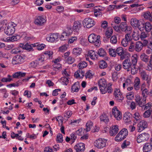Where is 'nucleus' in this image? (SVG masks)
Masks as SVG:
<instances>
[{
  "instance_id": "obj_1",
  "label": "nucleus",
  "mask_w": 152,
  "mask_h": 152,
  "mask_svg": "<svg viewBox=\"0 0 152 152\" xmlns=\"http://www.w3.org/2000/svg\"><path fill=\"white\" fill-rule=\"evenodd\" d=\"M99 86L101 92L102 94H105L107 92L109 93H111L113 92L112 84L107 86L106 82L104 79H101L99 80Z\"/></svg>"
},
{
  "instance_id": "obj_2",
  "label": "nucleus",
  "mask_w": 152,
  "mask_h": 152,
  "mask_svg": "<svg viewBox=\"0 0 152 152\" xmlns=\"http://www.w3.org/2000/svg\"><path fill=\"white\" fill-rule=\"evenodd\" d=\"M130 23L132 26L137 27L140 31L144 29V23L140 21L135 18H132L130 20Z\"/></svg>"
},
{
  "instance_id": "obj_3",
  "label": "nucleus",
  "mask_w": 152,
  "mask_h": 152,
  "mask_svg": "<svg viewBox=\"0 0 152 152\" xmlns=\"http://www.w3.org/2000/svg\"><path fill=\"white\" fill-rule=\"evenodd\" d=\"M100 37L97 36L94 34H91L89 35L88 37V40L91 43L94 44L96 46H99L100 44Z\"/></svg>"
},
{
  "instance_id": "obj_4",
  "label": "nucleus",
  "mask_w": 152,
  "mask_h": 152,
  "mask_svg": "<svg viewBox=\"0 0 152 152\" xmlns=\"http://www.w3.org/2000/svg\"><path fill=\"white\" fill-rule=\"evenodd\" d=\"M128 135V131L126 129H122L117 135L115 140L118 142L121 141L125 138Z\"/></svg>"
},
{
  "instance_id": "obj_5",
  "label": "nucleus",
  "mask_w": 152,
  "mask_h": 152,
  "mask_svg": "<svg viewBox=\"0 0 152 152\" xmlns=\"http://www.w3.org/2000/svg\"><path fill=\"white\" fill-rule=\"evenodd\" d=\"M106 142L107 140L105 139L99 138L95 141L94 145L97 148L101 149L106 146Z\"/></svg>"
},
{
  "instance_id": "obj_6",
  "label": "nucleus",
  "mask_w": 152,
  "mask_h": 152,
  "mask_svg": "<svg viewBox=\"0 0 152 152\" xmlns=\"http://www.w3.org/2000/svg\"><path fill=\"white\" fill-rule=\"evenodd\" d=\"M135 99L137 104L140 107L143 106L146 103V97L141 96L139 95H136Z\"/></svg>"
},
{
  "instance_id": "obj_7",
  "label": "nucleus",
  "mask_w": 152,
  "mask_h": 152,
  "mask_svg": "<svg viewBox=\"0 0 152 152\" xmlns=\"http://www.w3.org/2000/svg\"><path fill=\"white\" fill-rule=\"evenodd\" d=\"M83 23L84 26H86L88 28H90L95 25V22L91 18H87L83 20Z\"/></svg>"
},
{
  "instance_id": "obj_8",
  "label": "nucleus",
  "mask_w": 152,
  "mask_h": 152,
  "mask_svg": "<svg viewBox=\"0 0 152 152\" xmlns=\"http://www.w3.org/2000/svg\"><path fill=\"white\" fill-rule=\"evenodd\" d=\"M149 135L147 133H142L139 135L137 137V143H140L142 142H145L148 139Z\"/></svg>"
},
{
  "instance_id": "obj_9",
  "label": "nucleus",
  "mask_w": 152,
  "mask_h": 152,
  "mask_svg": "<svg viewBox=\"0 0 152 152\" xmlns=\"http://www.w3.org/2000/svg\"><path fill=\"white\" fill-rule=\"evenodd\" d=\"M72 30L70 28H67L61 34L60 39L61 40H65L67 39L69 36L72 33Z\"/></svg>"
},
{
  "instance_id": "obj_10",
  "label": "nucleus",
  "mask_w": 152,
  "mask_h": 152,
  "mask_svg": "<svg viewBox=\"0 0 152 152\" xmlns=\"http://www.w3.org/2000/svg\"><path fill=\"white\" fill-rule=\"evenodd\" d=\"M24 59L23 56L17 55L13 58L12 62L13 64H20L24 62Z\"/></svg>"
},
{
  "instance_id": "obj_11",
  "label": "nucleus",
  "mask_w": 152,
  "mask_h": 152,
  "mask_svg": "<svg viewBox=\"0 0 152 152\" xmlns=\"http://www.w3.org/2000/svg\"><path fill=\"white\" fill-rule=\"evenodd\" d=\"M46 19L44 16H38L35 20L34 22L35 24L39 26H42L46 22Z\"/></svg>"
},
{
  "instance_id": "obj_12",
  "label": "nucleus",
  "mask_w": 152,
  "mask_h": 152,
  "mask_svg": "<svg viewBox=\"0 0 152 152\" xmlns=\"http://www.w3.org/2000/svg\"><path fill=\"white\" fill-rule=\"evenodd\" d=\"M116 53L120 56V59L122 60L124 59L126 56V52L122 47H119L116 50Z\"/></svg>"
},
{
  "instance_id": "obj_13",
  "label": "nucleus",
  "mask_w": 152,
  "mask_h": 152,
  "mask_svg": "<svg viewBox=\"0 0 152 152\" xmlns=\"http://www.w3.org/2000/svg\"><path fill=\"white\" fill-rule=\"evenodd\" d=\"M140 74L142 79L143 80H146L147 83L149 85L151 83V79L148 74L143 71L140 72Z\"/></svg>"
},
{
  "instance_id": "obj_14",
  "label": "nucleus",
  "mask_w": 152,
  "mask_h": 152,
  "mask_svg": "<svg viewBox=\"0 0 152 152\" xmlns=\"http://www.w3.org/2000/svg\"><path fill=\"white\" fill-rule=\"evenodd\" d=\"M4 29V33L7 35H11L15 31V28L11 24H9L8 26Z\"/></svg>"
},
{
  "instance_id": "obj_15",
  "label": "nucleus",
  "mask_w": 152,
  "mask_h": 152,
  "mask_svg": "<svg viewBox=\"0 0 152 152\" xmlns=\"http://www.w3.org/2000/svg\"><path fill=\"white\" fill-rule=\"evenodd\" d=\"M147 124L146 121H142L137 124V129L139 132H140L147 128Z\"/></svg>"
},
{
  "instance_id": "obj_16",
  "label": "nucleus",
  "mask_w": 152,
  "mask_h": 152,
  "mask_svg": "<svg viewBox=\"0 0 152 152\" xmlns=\"http://www.w3.org/2000/svg\"><path fill=\"white\" fill-rule=\"evenodd\" d=\"M120 28L122 31H124L126 33H128V31H130L132 29V28L130 26H128L126 23L122 22L120 24Z\"/></svg>"
},
{
  "instance_id": "obj_17",
  "label": "nucleus",
  "mask_w": 152,
  "mask_h": 152,
  "mask_svg": "<svg viewBox=\"0 0 152 152\" xmlns=\"http://www.w3.org/2000/svg\"><path fill=\"white\" fill-rule=\"evenodd\" d=\"M132 65L131 62L129 58L125 59L123 63V67L124 69H128L130 68Z\"/></svg>"
},
{
  "instance_id": "obj_18",
  "label": "nucleus",
  "mask_w": 152,
  "mask_h": 152,
  "mask_svg": "<svg viewBox=\"0 0 152 152\" xmlns=\"http://www.w3.org/2000/svg\"><path fill=\"white\" fill-rule=\"evenodd\" d=\"M114 95L116 99L119 102L122 101L123 99V96L119 90L116 89L115 90Z\"/></svg>"
},
{
  "instance_id": "obj_19",
  "label": "nucleus",
  "mask_w": 152,
  "mask_h": 152,
  "mask_svg": "<svg viewBox=\"0 0 152 152\" xmlns=\"http://www.w3.org/2000/svg\"><path fill=\"white\" fill-rule=\"evenodd\" d=\"M74 148L77 152H83L85 149L84 144L82 143H79L74 146Z\"/></svg>"
},
{
  "instance_id": "obj_20",
  "label": "nucleus",
  "mask_w": 152,
  "mask_h": 152,
  "mask_svg": "<svg viewBox=\"0 0 152 152\" xmlns=\"http://www.w3.org/2000/svg\"><path fill=\"white\" fill-rule=\"evenodd\" d=\"M20 38V36L16 34L11 37H7L5 40L7 42H14L19 40Z\"/></svg>"
},
{
  "instance_id": "obj_21",
  "label": "nucleus",
  "mask_w": 152,
  "mask_h": 152,
  "mask_svg": "<svg viewBox=\"0 0 152 152\" xmlns=\"http://www.w3.org/2000/svg\"><path fill=\"white\" fill-rule=\"evenodd\" d=\"M58 37V34H50L49 37H47V40L50 42H53L55 40L57 39Z\"/></svg>"
},
{
  "instance_id": "obj_22",
  "label": "nucleus",
  "mask_w": 152,
  "mask_h": 152,
  "mask_svg": "<svg viewBox=\"0 0 152 152\" xmlns=\"http://www.w3.org/2000/svg\"><path fill=\"white\" fill-rule=\"evenodd\" d=\"M81 26V23L78 21L74 22L72 29L74 31L78 32Z\"/></svg>"
},
{
  "instance_id": "obj_23",
  "label": "nucleus",
  "mask_w": 152,
  "mask_h": 152,
  "mask_svg": "<svg viewBox=\"0 0 152 152\" xmlns=\"http://www.w3.org/2000/svg\"><path fill=\"white\" fill-rule=\"evenodd\" d=\"M118 126H113L110 131V134L111 136H115L118 131Z\"/></svg>"
},
{
  "instance_id": "obj_24",
  "label": "nucleus",
  "mask_w": 152,
  "mask_h": 152,
  "mask_svg": "<svg viewBox=\"0 0 152 152\" xmlns=\"http://www.w3.org/2000/svg\"><path fill=\"white\" fill-rule=\"evenodd\" d=\"M26 75V73L21 72H15L12 75V77L14 78H20L24 77Z\"/></svg>"
},
{
  "instance_id": "obj_25",
  "label": "nucleus",
  "mask_w": 152,
  "mask_h": 152,
  "mask_svg": "<svg viewBox=\"0 0 152 152\" xmlns=\"http://www.w3.org/2000/svg\"><path fill=\"white\" fill-rule=\"evenodd\" d=\"M97 53H96L94 50H91L88 52V55L92 60H96L98 56Z\"/></svg>"
},
{
  "instance_id": "obj_26",
  "label": "nucleus",
  "mask_w": 152,
  "mask_h": 152,
  "mask_svg": "<svg viewBox=\"0 0 152 152\" xmlns=\"http://www.w3.org/2000/svg\"><path fill=\"white\" fill-rule=\"evenodd\" d=\"M143 45L142 43L140 41H137L135 43V50L137 52H140L142 49Z\"/></svg>"
},
{
  "instance_id": "obj_27",
  "label": "nucleus",
  "mask_w": 152,
  "mask_h": 152,
  "mask_svg": "<svg viewBox=\"0 0 152 152\" xmlns=\"http://www.w3.org/2000/svg\"><path fill=\"white\" fill-rule=\"evenodd\" d=\"M85 73L84 72L82 71V69H80L75 72L74 74L75 77L77 78L78 77H79L80 78H83L84 75Z\"/></svg>"
},
{
  "instance_id": "obj_28",
  "label": "nucleus",
  "mask_w": 152,
  "mask_h": 152,
  "mask_svg": "<svg viewBox=\"0 0 152 152\" xmlns=\"http://www.w3.org/2000/svg\"><path fill=\"white\" fill-rule=\"evenodd\" d=\"M152 149V145L149 143H146L143 148V151L144 152H148Z\"/></svg>"
},
{
  "instance_id": "obj_29",
  "label": "nucleus",
  "mask_w": 152,
  "mask_h": 152,
  "mask_svg": "<svg viewBox=\"0 0 152 152\" xmlns=\"http://www.w3.org/2000/svg\"><path fill=\"white\" fill-rule=\"evenodd\" d=\"M79 83L78 82L75 83L72 87L71 91L72 92H78L79 91Z\"/></svg>"
},
{
  "instance_id": "obj_30",
  "label": "nucleus",
  "mask_w": 152,
  "mask_h": 152,
  "mask_svg": "<svg viewBox=\"0 0 152 152\" xmlns=\"http://www.w3.org/2000/svg\"><path fill=\"white\" fill-rule=\"evenodd\" d=\"M140 58L142 61L145 63H147L149 61L148 56L144 53L141 55Z\"/></svg>"
},
{
  "instance_id": "obj_31",
  "label": "nucleus",
  "mask_w": 152,
  "mask_h": 152,
  "mask_svg": "<svg viewBox=\"0 0 152 152\" xmlns=\"http://www.w3.org/2000/svg\"><path fill=\"white\" fill-rule=\"evenodd\" d=\"M100 119L101 121L105 123H107L109 121V119L106 115H102L100 116Z\"/></svg>"
},
{
  "instance_id": "obj_32",
  "label": "nucleus",
  "mask_w": 152,
  "mask_h": 152,
  "mask_svg": "<svg viewBox=\"0 0 152 152\" xmlns=\"http://www.w3.org/2000/svg\"><path fill=\"white\" fill-rule=\"evenodd\" d=\"M113 32V30L111 27L108 28L105 32V36L108 38H110Z\"/></svg>"
},
{
  "instance_id": "obj_33",
  "label": "nucleus",
  "mask_w": 152,
  "mask_h": 152,
  "mask_svg": "<svg viewBox=\"0 0 152 152\" xmlns=\"http://www.w3.org/2000/svg\"><path fill=\"white\" fill-rule=\"evenodd\" d=\"M82 49L81 48H76L73 50L72 53L75 55H79L81 53Z\"/></svg>"
},
{
  "instance_id": "obj_34",
  "label": "nucleus",
  "mask_w": 152,
  "mask_h": 152,
  "mask_svg": "<svg viewBox=\"0 0 152 152\" xmlns=\"http://www.w3.org/2000/svg\"><path fill=\"white\" fill-rule=\"evenodd\" d=\"M132 118V115H124L123 117V119L126 123L130 122Z\"/></svg>"
},
{
  "instance_id": "obj_35",
  "label": "nucleus",
  "mask_w": 152,
  "mask_h": 152,
  "mask_svg": "<svg viewBox=\"0 0 152 152\" xmlns=\"http://www.w3.org/2000/svg\"><path fill=\"white\" fill-rule=\"evenodd\" d=\"M93 123L90 121L87 122L86 124V132L90 131L91 128L93 126Z\"/></svg>"
},
{
  "instance_id": "obj_36",
  "label": "nucleus",
  "mask_w": 152,
  "mask_h": 152,
  "mask_svg": "<svg viewBox=\"0 0 152 152\" xmlns=\"http://www.w3.org/2000/svg\"><path fill=\"white\" fill-rule=\"evenodd\" d=\"M144 26L146 31L148 32H149L152 28V25L148 22H147L144 24Z\"/></svg>"
},
{
  "instance_id": "obj_37",
  "label": "nucleus",
  "mask_w": 152,
  "mask_h": 152,
  "mask_svg": "<svg viewBox=\"0 0 152 152\" xmlns=\"http://www.w3.org/2000/svg\"><path fill=\"white\" fill-rule=\"evenodd\" d=\"M12 80V76L10 75H7V77H3L1 79V81L3 82H10Z\"/></svg>"
},
{
  "instance_id": "obj_38",
  "label": "nucleus",
  "mask_w": 152,
  "mask_h": 152,
  "mask_svg": "<svg viewBox=\"0 0 152 152\" xmlns=\"http://www.w3.org/2000/svg\"><path fill=\"white\" fill-rule=\"evenodd\" d=\"M107 66V63L104 60H102L99 62V67L101 69H104Z\"/></svg>"
},
{
  "instance_id": "obj_39",
  "label": "nucleus",
  "mask_w": 152,
  "mask_h": 152,
  "mask_svg": "<svg viewBox=\"0 0 152 152\" xmlns=\"http://www.w3.org/2000/svg\"><path fill=\"white\" fill-rule=\"evenodd\" d=\"M60 81L63 85H66L69 83V80L67 77H62L60 79Z\"/></svg>"
},
{
  "instance_id": "obj_40",
  "label": "nucleus",
  "mask_w": 152,
  "mask_h": 152,
  "mask_svg": "<svg viewBox=\"0 0 152 152\" xmlns=\"http://www.w3.org/2000/svg\"><path fill=\"white\" fill-rule=\"evenodd\" d=\"M98 54L100 56L104 57L106 56V53L104 49L102 48H100L98 50Z\"/></svg>"
},
{
  "instance_id": "obj_41",
  "label": "nucleus",
  "mask_w": 152,
  "mask_h": 152,
  "mask_svg": "<svg viewBox=\"0 0 152 152\" xmlns=\"http://www.w3.org/2000/svg\"><path fill=\"white\" fill-rule=\"evenodd\" d=\"M132 38L134 40L137 41L140 38V35L137 32L134 31L132 35Z\"/></svg>"
},
{
  "instance_id": "obj_42",
  "label": "nucleus",
  "mask_w": 152,
  "mask_h": 152,
  "mask_svg": "<svg viewBox=\"0 0 152 152\" xmlns=\"http://www.w3.org/2000/svg\"><path fill=\"white\" fill-rule=\"evenodd\" d=\"M126 97L128 100H132L134 97V93L133 92H130L126 94Z\"/></svg>"
},
{
  "instance_id": "obj_43",
  "label": "nucleus",
  "mask_w": 152,
  "mask_h": 152,
  "mask_svg": "<svg viewBox=\"0 0 152 152\" xmlns=\"http://www.w3.org/2000/svg\"><path fill=\"white\" fill-rule=\"evenodd\" d=\"M87 63L85 61H83L80 62L78 65V68L80 69H82L87 66Z\"/></svg>"
},
{
  "instance_id": "obj_44",
  "label": "nucleus",
  "mask_w": 152,
  "mask_h": 152,
  "mask_svg": "<svg viewBox=\"0 0 152 152\" xmlns=\"http://www.w3.org/2000/svg\"><path fill=\"white\" fill-rule=\"evenodd\" d=\"M109 53L110 55L112 57H115L116 56V50L115 49H110L109 50Z\"/></svg>"
},
{
  "instance_id": "obj_45",
  "label": "nucleus",
  "mask_w": 152,
  "mask_h": 152,
  "mask_svg": "<svg viewBox=\"0 0 152 152\" xmlns=\"http://www.w3.org/2000/svg\"><path fill=\"white\" fill-rule=\"evenodd\" d=\"M7 20H4L0 22V31L1 28H4L7 25Z\"/></svg>"
},
{
  "instance_id": "obj_46",
  "label": "nucleus",
  "mask_w": 152,
  "mask_h": 152,
  "mask_svg": "<svg viewBox=\"0 0 152 152\" xmlns=\"http://www.w3.org/2000/svg\"><path fill=\"white\" fill-rule=\"evenodd\" d=\"M110 42L113 44H116L117 42L116 37L115 35L113 36L110 39Z\"/></svg>"
},
{
  "instance_id": "obj_47",
  "label": "nucleus",
  "mask_w": 152,
  "mask_h": 152,
  "mask_svg": "<svg viewBox=\"0 0 152 152\" xmlns=\"http://www.w3.org/2000/svg\"><path fill=\"white\" fill-rule=\"evenodd\" d=\"M135 43L133 42H131L129 48V51L132 52L135 50Z\"/></svg>"
},
{
  "instance_id": "obj_48",
  "label": "nucleus",
  "mask_w": 152,
  "mask_h": 152,
  "mask_svg": "<svg viewBox=\"0 0 152 152\" xmlns=\"http://www.w3.org/2000/svg\"><path fill=\"white\" fill-rule=\"evenodd\" d=\"M24 49L26 50L29 51H33V50L32 46L31 45H29L28 43L24 45Z\"/></svg>"
},
{
  "instance_id": "obj_49",
  "label": "nucleus",
  "mask_w": 152,
  "mask_h": 152,
  "mask_svg": "<svg viewBox=\"0 0 152 152\" xmlns=\"http://www.w3.org/2000/svg\"><path fill=\"white\" fill-rule=\"evenodd\" d=\"M20 52V48H13L11 51V53L12 54H16Z\"/></svg>"
},
{
  "instance_id": "obj_50",
  "label": "nucleus",
  "mask_w": 152,
  "mask_h": 152,
  "mask_svg": "<svg viewBox=\"0 0 152 152\" xmlns=\"http://www.w3.org/2000/svg\"><path fill=\"white\" fill-rule=\"evenodd\" d=\"M44 54L45 55H47V56H49V58L50 59L52 58V55L53 53L52 51L48 50L45 52Z\"/></svg>"
},
{
  "instance_id": "obj_51",
  "label": "nucleus",
  "mask_w": 152,
  "mask_h": 152,
  "mask_svg": "<svg viewBox=\"0 0 152 152\" xmlns=\"http://www.w3.org/2000/svg\"><path fill=\"white\" fill-rule=\"evenodd\" d=\"M56 140L60 142H62L63 141V136L61 134H58L56 137Z\"/></svg>"
},
{
  "instance_id": "obj_52",
  "label": "nucleus",
  "mask_w": 152,
  "mask_h": 152,
  "mask_svg": "<svg viewBox=\"0 0 152 152\" xmlns=\"http://www.w3.org/2000/svg\"><path fill=\"white\" fill-rule=\"evenodd\" d=\"M124 39L129 42L132 39V38L131 36V34L129 33L126 34L125 35V38Z\"/></svg>"
},
{
  "instance_id": "obj_53",
  "label": "nucleus",
  "mask_w": 152,
  "mask_h": 152,
  "mask_svg": "<svg viewBox=\"0 0 152 152\" xmlns=\"http://www.w3.org/2000/svg\"><path fill=\"white\" fill-rule=\"evenodd\" d=\"M137 61V56H132V63L133 65H135Z\"/></svg>"
},
{
  "instance_id": "obj_54",
  "label": "nucleus",
  "mask_w": 152,
  "mask_h": 152,
  "mask_svg": "<svg viewBox=\"0 0 152 152\" xmlns=\"http://www.w3.org/2000/svg\"><path fill=\"white\" fill-rule=\"evenodd\" d=\"M113 114H120L121 112L118 109L117 107H114L112 109Z\"/></svg>"
},
{
  "instance_id": "obj_55",
  "label": "nucleus",
  "mask_w": 152,
  "mask_h": 152,
  "mask_svg": "<svg viewBox=\"0 0 152 152\" xmlns=\"http://www.w3.org/2000/svg\"><path fill=\"white\" fill-rule=\"evenodd\" d=\"M77 39V36H72L69 39V42L70 43H72L76 41Z\"/></svg>"
},
{
  "instance_id": "obj_56",
  "label": "nucleus",
  "mask_w": 152,
  "mask_h": 152,
  "mask_svg": "<svg viewBox=\"0 0 152 152\" xmlns=\"http://www.w3.org/2000/svg\"><path fill=\"white\" fill-rule=\"evenodd\" d=\"M93 75L91 72V71H88L86 74V78H91L92 77Z\"/></svg>"
},
{
  "instance_id": "obj_57",
  "label": "nucleus",
  "mask_w": 152,
  "mask_h": 152,
  "mask_svg": "<svg viewBox=\"0 0 152 152\" xmlns=\"http://www.w3.org/2000/svg\"><path fill=\"white\" fill-rule=\"evenodd\" d=\"M148 37V35L146 34L145 32L141 33L140 37L142 40Z\"/></svg>"
},
{
  "instance_id": "obj_58",
  "label": "nucleus",
  "mask_w": 152,
  "mask_h": 152,
  "mask_svg": "<svg viewBox=\"0 0 152 152\" xmlns=\"http://www.w3.org/2000/svg\"><path fill=\"white\" fill-rule=\"evenodd\" d=\"M129 42L128 41H127L124 39H123L122 40L121 43L123 46L125 47L128 45Z\"/></svg>"
},
{
  "instance_id": "obj_59",
  "label": "nucleus",
  "mask_w": 152,
  "mask_h": 152,
  "mask_svg": "<svg viewBox=\"0 0 152 152\" xmlns=\"http://www.w3.org/2000/svg\"><path fill=\"white\" fill-rule=\"evenodd\" d=\"M131 71L132 74H134L137 73V69L135 67V65H133L131 66Z\"/></svg>"
},
{
  "instance_id": "obj_60",
  "label": "nucleus",
  "mask_w": 152,
  "mask_h": 152,
  "mask_svg": "<svg viewBox=\"0 0 152 152\" xmlns=\"http://www.w3.org/2000/svg\"><path fill=\"white\" fill-rule=\"evenodd\" d=\"M150 12L149 11H147L145 13L144 15V17L146 19L150 18L151 17Z\"/></svg>"
},
{
  "instance_id": "obj_61",
  "label": "nucleus",
  "mask_w": 152,
  "mask_h": 152,
  "mask_svg": "<svg viewBox=\"0 0 152 152\" xmlns=\"http://www.w3.org/2000/svg\"><path fill=\"white\" fill-rule=\"evenodd\" d=\"M133 117L136 121H140L141 119V116L140 115H133Z\"/></svg>"
},
{
  "instance_id": "obj_62",
  "label": "nucleus",
  "mask_w": 152,
  "mask_h": 152,
  "mask_svg": "<svg viewBox=\"0 0 152 152\" xmlns=\"http://www.w3.org/2000/svg\"><path fill=\"white\" fill-rule=\"evenodd\" d=\"M142 91V95L143 97H146V94H147L148 93V91L147 89L143 90L141 91Z\"/></svg>"
},
{
  "instance_id": "obj_63",
  "label": "nucleus",
  "mask_w": 152,
  "mask_h": 152,
  "mask_svg": "<svg viewBox=\"0 0 152 152\" xmlns=\"http://www.w3.org/2000/svg\"><path fill=\"white\" fill-rule=\"evenodd\" d=\"M107 25L108 23L106 21H104L102 23L101 26L102 28H105L107 27Z\"/></svg>"
},
{
  "instance_id": "obj_64",
  "label": "nucleus",
  "mask_w": 152,
  "mask_h": 152,
  "mask_svg": "<svg viewBox=\"0 0 152 152\" xmlns=\"http://www.w3.org/2000/svg\"><path fill=\"white\" fill-rule=\"evenodd\" d=\"M84 133V131L82 129H80L76 131L77 134L79 136H82Z\"/></svg>"
}]
</instances>
